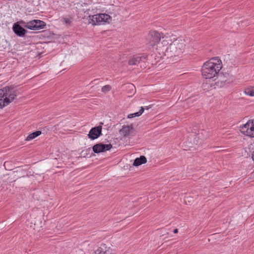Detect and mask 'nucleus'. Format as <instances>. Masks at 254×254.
I'll return each instance as SVG.
<instances>
[{"mask_svg":"<svg viewBox=\"0 0 254 254\" xmlns=\"http://www.w3.org/2000/svg\"><path fill=\"white\" fill-rule=\"evenodd\" d=\"M111 17L105 13H100L89 16V22L93 25H100L105 22L109 23Z\"/></svg>","mask_w":254,"mask_h":254,"instance_id":"20e7f679","label":"nucleus"},{"mask_svg":"<svg viewBox=\"0 0 254 254\" xmlns=\"http://www.w3.org/2000/svg\"><path fill=\"white\" fill-rule=\"evenodd\" d=\"M132 129V127L131 126H123L120 129V132L123 136L126 137L129 134Z\"/></svg>","mask_w":254,"mask_h":254,"instance_id":"ddd939ff","label":"nucleus"},{"mask_svg":"<svg viewBox=\"0 0 254 254\" xmlns=\"http://www.w3.org/2000/svg\"><path fill=\"white\" fill-rule=\"evenodd\" d=\"M90 151V148H88V149H86V150H83V151H82V152H88H88H89Z\"/></svg>","mask_w":254,"mask_h":254,"instance_id":"a878e982","label":"nucleus"},{"mask_svg":"<svg viewBox=\"0 0 254 254\" xmlns=\"http://www.w3.org/2000/svg\"><path fill=\"white\" fill-rule=\"evenodd\" d=\"M19 23L21 24L24 27L33 30H37L36 28V22L35 20L30 21L27 23L21 20L19 22Z\"/></svg>","mask_w":254,"mask_h":254,"instance_id":"9b49d317","label":"nucleus"},{"mask_svg":"<svg viewBox=\"0 0 254 254\" xmlns=\"http://www.w3.org/2000/svg\"><path fill=\"white\" fill-rule=\"evenodd\" d=\"M244 93L250 96H254V86H249L244 89Z\"/></svg>","mask_w":254,"mask_h":254,"instance_id":"2eb2a0df","label":"nucleus"},{"mask_svg":"<svg viewBox=\"0 0 254 254\" xmlns=\"http://www.w3.org/2000/svg\"><path fill=\"white\" fill-rule=\"evenodd\" d=\"M112 148L111 144H105L101 143L96 144L93 146V151L95 153L104 152L110 150Z\"/></svg>","mask_w":254,"mask_h":254,"instance_id":"423d86ee","label":"nucleus"},{"mask_svg":"<svg viewBox=\"0 0 254 254\" xmlns=\"http://www.w3.org/2000/svg\"><path fill=\"white\" fill-rule=\"evenodd\" d=\"M185 46L184 39L181 38L176 39L166 48L161 49V46H159L158 50L162 54L170 56L175 57L180 55L183 52Z\"/></svg>","mask_w":254,"mask_h":254,"instance_id":"f03ea898","label":"nucleus"},{"mask_svg":"<svg viewBox=\"0 0 254 254\" xmlns=\"http://www.w3.org/2000/svg\"><path fill=\"white\" fill-rule=\"evenodd\" d=\"M252 158L253 160L254 161V151L252 153Z\"/></svg>","mask_w":254,"mask_h":254,"instance_id":"393cba45","label":"nucleus"},{"mask_svg":"<svg viewBox=\"0 0 254 254\" xmlns=\"http://www.w3.org/2000/svg\"><path fill=\"white\" fill-rule=\"evenodd\" d=\"M16 96V91L12 86H6L0 89V109L11 103Z\"/></svg>","mask_w":254,"mask_h":254,"instance_id":"7ed1b4c3","label":"nucleus"},{"mask_svg":"<svg viewBox=\"0 0 254 254\" xmlns=\"http://www.w3.org/2000/svg\"><path fill=\"white\" fill-rule=\"evenodd\" d=\"M222 67V63L220 59H211L203 64L201 69L202 75L206 79H213L219 73Z\"/></svg>","mask_w":254,"mask_h":254,"instance_id":"f257e3e1","label":"nucleus"},{"mask_svg":"<svg viewBox=\"0 0 254 254\" xmlns=\"http://www.w3.org/2000/svg\"><path fill=\"white\" fill-rule=\"evenodd\" d=\"M169 44V42L168 41V40H164L162 41L161 43L160 44H159L157 46V47H156V50L158 51V53L161 54V53H162L161 52H160L159 50H158V48H159V46H161V49H163V48H166L167 47V46Z\"/></svg>","mask_w":254,"mask_h":254,"instance_id":"a211bd4d","label":"nucleus"},{"mask_svg":"<svg viewBox=\"0 0 254 254\" xmlns=\"http://www.w3.org/2000/svg\"><path fill=\"white\" fill-rule=\"evenodd\" d=\"M102 127L98 126L92 128L88 134L89 137L92 139H95L102 134Z\"/></svg>","mask_w":254,"mask_h":254,"instance_id":"1a4fd4ad","label":"nucleus"},{"mask_svg":"<svg viewBox=\"0 0 254 254\" xmlns=\"http://www.w3.org/2000/svg\"><path fill=\"white\" fill-rule=\"evenodd\" d=\"M41 134V131L40 130L35 131L28 135L26 138V140L30 141L32 139H34L35 137L40 135Z\"/></svg>","mask_w":254,"mask_h":254,"instance_id":"dca6fc26","label":"nucleus"},{"mask_svg":"<svg viewBox=\"0 0 254 254\" xmlns=\"http://www.w3.org/2000/svg\"><path fill=\"white\" fill-rule=\"evenodd\" d=\"M128 118H134V115H133V114H129L127 116Z\"/></svg>","mask_w":254,"mask_h":254,"instance_id":"5701e85b","label":"nucleus"},{"mask_svg":"<svg viewBox=\"0 0 254 254\" xmlns=\"http://www.w3.org/2000/svg\"><path fill=\"white\" fill-rule=\"evenodd\" d=\"M148 38L149 40V45L153 47L160 41L161 36L158 32L156 31H153L150 32Z\"/></svg>","mask_w":254,"mask_h":254,"instance_id":"0eeeda50","label":"nucleus"},{"mask_svg":"<svg viewBox=\"0 0 254 254\" xmlns=\"http://www.w3.org/2000/svg\"><path fill=\"white\" fill-rule=\"evenodd\" d=\"M147 162V159L144 156H140L139 158H136L133 163L134 166H138L143 164H145Z\"/></svg>","mask_w":254,"mask_h":254,"instance_id":"4468645a","label":"nucleus"},{"mask_svg":"<svg viewBox=\"0 0 254 254\" xmlns=\"http://www.w3.org/2000/svg\"><path fill=\"white\" fill-rule=\"evenodd\" d=\"M105 252H104L102 250V249L101 248H98L94 252V254H105Z\"/></svg>","mask_w":254,"mask_h":254,"instance_id":"412c9836","label":"nucleus"},{"mask_svg":"<svg viewBox=\"0 0 254 254\" xmlns=\"http://www.w3.org/2000/svg\"><path fill=\"white\" fill-rule=\"evenodd\" d=\"M128 88L130 89L133 90L134 89H135L134 86L132 84H129L128 85Z\"/></svg>","mask_w":254,"mask_h":254,"instance_id":"4be33fe9","label":"nucleus"},{"mask_svg":"<svg viewBox=\"0 0 254 254\" xmlns=\"http://www.w3.org/2000/svg\"><path fill=\"white\" fill-rule=\"evenodd\" d=\"M144 109H145L144 108H143V107H141L140 108V110L138 112H136L135 113H133V115H134V117L140 116L143 113Z\"/></svg>","mask_w":254,"mask_h":254,"instance_id":"aec40b11","label":"nucleus"},{"mask_svg":"<svg viewBox=\"0 0 254 254\" xmlns=\"http://www.w3.org/2000/svg\"><path fill=\"white\" fill-rule=\"evenodd\" d=\"M240 131L243 134L250 137H254V120H249L245 124L240 126Z\"/></svg>","mask_w":254,"mask_h":254,"instance_id":"39448f33","label":"nucleus"},{"mask_svg":"<svg viewBox=\"0 0 254 254\" xmlns=\"http://www.w3.org/2000/svg\"><path fill=\"white\" fill-rule=\"evenodd\" d=\"M36 22L37 30L44 29L46 24L45 22L40 20H35Z\"/></svg>","mask_w":254,"mask_h":254,"instance_id":"f3484780","label":"nucleus"},{"mask_svg":"<svg viewBox=\"0 0 254 254\" xmlns=\"http://www.w3.org/2000/svg\"><path fill=\"white\" fill-rule=\"evenodd\" d=\"M12 29L15 34L19 37H23L27 32V30L17 23L14 24Z\"/></svg>","mask_w":254,"mask_h":254,"instance_id":"9d476101","label":"nucleus"},{"mask_svg":"<svg viewBox=\"0 0 254 254\" xmlns=\"http://www.w3.org/2000/svg\"><path fill=\"white\" fill-rule=\"evenodd\" d=\"M112 89L111 86L110 85H106L102 87V92L104 93H106L107 92L110 91Z\"/></svg>","mask_w":254,"mask_h":254,"instance_id":"6ab92c4d","label":"nucleus"},{"mask_svg":"<svg viewBox=\"0 0 254 254\" xmlns=\"http://www.w3.org/2000/svg\"><path fill=\"white\" fill-rule=\"evenodd\" d=\"M65 21V22H66V23H67V19H66Z\"/></svg>","mask_w":254,"mask_h":254,"instance_id":"cd10ccee","label":"nucleus"},{"mask_svg":"<svg viewBox=\"0 0 254 254\" xmlns=\"http://www.w3.org/2000/svg\"><path fill=\"white\" fill-rule=\"evenodd\" d=\"M228 74L227 75L223 74L222 73H219L217 75V81L215 82V84H217L218 85L221 86L223 83H225L228 79Z\"/></svg>","mask_w":254,"mask_h":254,"instance_id":"f8f14e48","label":"nucleus"},{"mask_svg":"<svg viewBox=\"0 0 254 254\" xmlns=\"http://www.w3.org/2000/svg\"><path fill=\"white\" fill-rule=\"evenodd\" d=\"M147 57V55L133 57L128 61V64L130 65H138L140 63H145Z\"/></svg>","mask_w":254,"mask_h":254,"instance_id":"6e6552de","label":"nucleus"},{"mask_svg":"<svg viewBox=\"0 0 254 254\" xmlns=\"http://www.w3.org/2000/svg\"><path fill=\"white\" fill-rule=\"evenodd\" d=\"M150 107L149 106L145 107V109L148 110Z\"/></svg>","mask_w":254,"mask_h":254,"instance_id":"bb28decb","label":"nucleus"},{"mask_svg":"<svg viewBox=\"0 0 254 254\" xmlns=\"http://www.w3.org/2000/svg\"><path fill=\"white\" fill-rule=\"evenodd\" d=\"M173 232L175 233V234H177L178 232V229H175L173 231Z\"/></svg>","mask_w":254,"mask_h":254,"instance_id":"b1692460","label":"nucleus"}]
</instances>
